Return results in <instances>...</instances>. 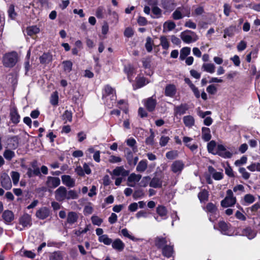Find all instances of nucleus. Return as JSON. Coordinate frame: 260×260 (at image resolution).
Returning <instances> with one entry per match:
<instances>
[{
  "label": "nucleus",
  "mask_w": 260,
  "mask_h": 260,
  "mask_svg": "<svg viewBox=\"0 0 260 260\" xmlns=\"http://www.w3.org/2000/svg\"><path fill=\"white\" fill-rule=\"evenodd\" d=\"M169 140L170 138L168 136H162L159 140L160 146L161 147L165 146Z\"/></svg>",
  "instance_id": "nucleus-60"
},
{
  "label": "nucleus",
  "mask_w": 260,
  "mask_h": 260,
  "mask_svg": "<svg viewBox=\"0 0 260 260\" xmlns=\"http://www.w3.org/2000/svg\"><path fill=\"white\" fill-rule=\"evenodd\" d=\"M129 174V171L125 170L122 166L117 167L114 169L111 175L112 176H121L123 177L128 176Z\"/></svg>",
  "instance_id": "nucleus-10"
},
{
  "label": "nucleus",
  "mask_w": 260,
  "mask_h": 260,
  "mask_svg": "<svg viewBox=\"0 0 260 260\" xmlns=\"http://www.w3.org/2000/svg\"><path fill=\"white\" fill-rule=\"evenodd\" d=\"M60 184V179L58 177L48 176L47 178L46 185L49 188H55Z\"/></svg>",
  "instance_id": "nucleus-6"
},
{
  "label": "nucleus",
  "mask_w": 260,
  "mask_h": 260,
  "mask_svg": "<svg viewBox=\"0 0 260 260\" xmlns=\"http://www.w3.org/2000/svg\"><path fill=\"white\" fill-rule=\"evenodd\" d=\"M219 229L222 234L229 235L230 233L229 225L223 221L218 223Z\"/></svg>",
  "instance_id": "nucleus-22"
},
{
  "label": "nucleus",
  "mask_w": 260,
  "mask_h": 260,
  "mask_svg": "<svg viewBox=\"0 0 260 260\" xmlns=\"http://www.w3.org/2000/svg\"><path fill=\"white\" fill-rule=\"evenodd\" d=\"M58 96L57 91L54 92L51 95L50 103L53 106H56L58 104Z\"/></svg>",
  "instance_id": "nucleus-52"
},
{
  "label": "nucleus",
  "mask_w": 260,
  "mask_h": 260,
  "mask_svg": "<svg viewBox=\"0 0 260 260\" xmlns=\"http://www.w3.org/2000/svg\"><path fill=\"white\" fill-rule=\"evenodd\" d=\"M160 45L162 46L164 49H168L170 46L169 41L166 36H161L160 37Z\"/></svg>",
  "instance_id": "nucleus-44"
},
{
  "label": "nucleus",
  "mask_w": 260,
  "mask_h": 260,
  "mask_svg": "<svg viewBox=\"0 0 260 260\" xmlns=\"http://www.w3.org/2000/svg\"><path fill=\"white\" fill-rule=\"evenodd\" d=\"M111 244L113 249L119 251H122L125 247L124 243L118 238L116 239L114 241H112Z\"/></svg>",
  "instance_id": "nucleus-18"
},
{
  "label": "nucleus",
  "mask_w": 260,
  "mask_h": 260,
  "mask_svg": "<svg viewBox=\"0 0 260 260\" xmlns=\"http://www.w3.org/2000/svg\"><path fill=\"white\" fill-rule=\"evenodd\" d=\"M55 198L58 202L74 200L78 198V194L75 190H68L64 186L59 187L54 192Z\"/></svg>",
  "instance_id": "nucleus-1"
},
{
  "label": "nucleus",
  "mask_w": 260,
  "mask_h": 260,
  "mask_svg": "<svg viewBox=\"0 0 260 260\" xmlns=\"http://www.w3.org/2000/svg\"><path fill=\"white\" fill-rule=\"evenodd\" d=\"M136 84L133 85V88L136 90L141 88L149 83L148 80L144 77H138L136 79Z\"/></svg>",
  "instance_id": "nucleus-17"
},
{
  "label": "nucleus",
  "mask_w": 260,
  "mask_h": 260,
  "mask_svg": "<svg viewBox=\"0 0 260 260\" xmlns=\"http://www.w3.org/2000/svg\"><path fill=\"white\" fill-rule=\"evenodd\" d=\"M127 146L131 147L134 152H136L138 151L137 147L136 146V141L133 138H130L125 141Z\"/></svg>",
  "instance_id": "nucleus-38"
},
{
  "label": "nucleus",
  "mask_w": 260,
  "mask_h": 260,
  "mask_svg": "<svg viewBox=\"0 0 260 260\" xmlns=\"http://www.w3.org/2000/svg\"><path fill=\"white\" fill-rule=\"evenodd\" d=\"M204 209L206 212L211 214H215L217 210L216 205L212 203H208Z\"/></svg>",
  "instance_id": "nucleus-31"
},
{
  "label": "nucleus",
  "mask_w": 260,
  "mask_h": 260,
  "mask_svg": "<svg viewBox=\"0 0 260 260\" xmlns=\"http://www.w3.org/2000/svg\"><path fill=\"white\" fill-rule=\"evenodd\" d=\"M202 69L203 71L212 74L215 72V66L213 63H205L203 64Z\"/></svg>",
  "instance_id": "nucleus-27"
},
{
  "label": "nucleus",
  "mask_w": 260,
  "mask_h": 260,
  "mask_svg": "<svg viewBox=\"0 0 260 260\" xmlns=\"http://www.w3.org/2000/svg\"><path fill=\"white\" fill-rule=\"evenodd\" d=\"M188 108L186 104H181L180 106L175 107L174 112L175 114L181 115L186 113Z\"/></svg>",
  "instance_id": "nucleus-25"
},
{
  "label": "nucleus",
  "mask_w": 260,
  "mask_h": 260,
  "mask_svg": "<svg viewBox=\"0 0 260 260\" xmlns=\"http://www.w3.org/2000/svg\"><path fill=\"white\" fill-rule=\"evenodd\" d=\"M2 178V186L7 190L11 189L12 187V182L10 177L6 174L3 175Z\"/></svg>",
  "instance_id": "nucleus-19"
},
{
  "label": "nucleus",
  "mask_w": 260,
  "mask_h": 260,
  "mask_svg": "<svg viewBox=\"0 0 260 260\" xmlns=\"http://www.w3.org/2000/svg\"><path fill=\"white\" fill-rule=\"evenodd\" d=\"M104 91L105 94H106L107 95L113 94L115 92L114 89L109 85H107L106 86H105L104 88Z\"/></svg>",
  "instance_id": "nucleus-64"
},
{
  "label": "nucleus",
  "mask_w": 260,
  "mask_h": 260,
  "mask_svg": "<svg viewBox=\"0 0 260 260\" xmlns=\"http://www.w3.org/2000/svg\"><path fill=\"white\" fill-rule=\"evenodd\" d=\"M154 242L155 246L158 249H162L168 244V241L166 238L160 236L156 237L154 239Z\"/></svg>",
  "instance_id": "nucleus-15"
},
{
  "label": "nucleus",
  "mask_w": 260,
  "mask_h": 260,
  "mask_svg": "<svg viewBox=\"0 0 260 260\" xmlns=\"http://www.w3.org/2000/svg\"><path fill=\"white\" fill-rule=\"evenodd\" d=\"M61 119L64 121V123H66L68 121L71 122L72 121V113L70 111L66 110L63 114L61 115Z\"/></svg>",
  "instance_id": "nucleus-40"
},
{
  "label": "nucleus",
  "mask_w": 260,
  "mask_h": 260,
  "mask_svg": "<svg viewBox=\"0 0 260 260\" xmlns=\"http://www.w3.org/2000/svg\"><path fill=\"white\" fill-rule=\"evenodd\" d=\"M104 11L105 10L103 7H99L96 10L95 16L98 18H103L104 17Z\"/></svg>",
  "instance_id": "nucleus-58"
},
{
  "label": "nucleus",
  "mask_w": 260,
  "mask_h": 260,
  "mask_svg": "<svg viewBox=\"0 0 260 260\" xmlns=\"http://www.w3.org/2000/svg\"><path fill=\"white\" fill-rule=\"evenodd\" d=\"M239 171L242 174V177L244 179L247 180L250 177V174L246 171L244 168H240Z\"/></svg>",
  "instance_id": "nucleus-62"
},
{
  "label": "nucleus",
  "mask_w": 260,
  "mask_h": 260,
  "mask_svg": "<svg viewBox=\"0 0 260 260\" xmlns=\"http://www.w3.org/2000/svg\"><path fill=\"white\" fill-rule=\"evenodd\" d=\"M121 234L125 237H126L133 241L135 240V238L131 235L129 233L128 231L126 229H123L121 231Z\"/></svg>",
  "instance_id": "nucleus-57"
},
{
  "label": "nucleus",
  "mask_w": 260,
  "mask_h": 260,
  "mask_svg": "<svg viewBox=\"0 0 260 260\" xmlns=\"http://www.w3.org/2000/svg\"><path fill=\"white\" fill-rule=\"evenodd\" d=\"M184 167V164L182 160H178L174 161L171 166V169L174 173L180 174Z\"/></svg>",
  "instance_id": "nucleus-8"
},
{
  "label": "nucleus",
  "mask_w": 260,
  "mask_h": 260,
  "mask_svg": "<svg viewBox=\"0 0 260 260\" xmlns=\"http://www.w3.org/2000/svg\"><path fill=\"white\" fill-rule=\"evenodd\" d=\"M91 220L92 223L93 224L96 225L98 226H100L103 222L102 219L99 218L97 216H92L91 218Z\"/></svg>",
  "instance_id": "nucleus-59"
},
{
  "label": "nucleus",
  "mask_w": 260,
  "mask_h": 260,
  "mask_svg": "<svg viewBox=\"0 0 260 260\" xmlns=\"http://www.w3.org/2000/svg\"><path fill=\"white\" fill-rule=\"evenodd\" d=\"M236 198L234 196L232 190L228 189L226 191L225 198L221 201V206L223 207L226 208L233 206L236 204Z\"/></svg>",
  "instance_id": "nucleus-3"
},
{
  "label": "nucleus",
  "mask_w": 260,
  "mask_h": 260,
  "mask_svg": "<svg viewBox=\"0 0 260 260\" xmlns=\"http://www.w3.org/2000/svg\"><path fill=\"white\" fill-rule=\"evenodd\" d=\"M162 254L164 256L169 258L172 256L173 253V246L168 244L161 249Z\"/></svg>",
  "instance_id": "nucleus-23"
},
{
  "label": "nucleus",
  "mask_w": 260,
  "mask_h": 260,
  "mask_svg": "<svg viewBox=\"0 0 260 260\" xmlns=\"http://www.w3.org/2000/svg\"><path fill=\"white\" fill-rule=\"evenodd\" d=\"M62 183L69 187H73L75 186V180L70 175H64L61 176Z\"/></svg>",
  "instance_id": "nucleus-14"
},
{
  "label": "nucleus",
  "mask_w": 260,
  "mask_h": 260,
  "mask_svg": "<svg viewBox=\"0 0 260 260\" xmlns=\"http://www.w3.org/2000/svg\"><path fill=\"white\" fill-rule=\"evenodd\" d=\"M164 30L163 31H165V29H167L168 31H171L174 29L176 27L175 23L172 21H168L164 24Z\"/></svg>",
  "instance_id": "nucleus-43"
},
{
  "label": "nucleus",
  "mask_w": 260,
  "mask_h": 260,
  "mask_svg": "<svg viewBox=\"0 0 260 260\" xmlns=\"http://www.w3.org/2000/svg\"><path fill=\"white\" fill-rule=\"evenodd\" d=\"M26 33L27 35L32 36L40 32V29L36 25L27 27L26 28Z\"/></svg>",
  "instance_id": "nucleus-39"
},
{
  "label": "nucleus",
  "mask_w": 260,
  "mask_h": 260,
  "mask_svg": "<svg viewBox=\"0 0 260 260\" xmlns=\"http://www.w3.org/2000/svg\"><path fill=\"white\" fill-rule=\"evenodd\" d=\"M63 70L67 73H69L72 71L73 63L70 60L63 61L62 62Z\"/></svg>",
  "instance_id": "nucleus-45"
},
{
  "label": "nucleus",
  "mask_w": 260,
  "mask_h": 260,
  "mask_svg": "<svg viewBox=\"0 0 260 260\" xmlns=\"http://www.w3.org/2000/svg\"><path fill=\"white\" fill-rule=\"evenodd\" d=\"M153 41L150 37H147L145 43V48L148 52H150L152 50V45Z\"/></svg>",
  "instance_id": "nucleus-49"
},
{
  "label": "nucleus",
  "mask_w": 260,
  "mask_h": 260,
  "mask_svg": "<svg viewBox=\"0 0 260 260\" xmlns=\"http://www.w3.org/2000/svg\"><path fill=\"white\" fill-rule=\"evenodd\" d=\"M50 215V210L47 207H42L36 212V216L40 219H44Z\"/></svg>",
  "instance_id": "nucleus-13"
},
{
  "label": "nucleus",
  "mask_w": 260,
  "mask_h": 260,
  "mask_svg": "<svg viewBox=\"0 0 260 260\" xmlns=\"http://www.w3.org/2000/svg\"><path fill=\"white\" fill-rule=\"evenodd\" d=\"M124 71L125 73L127 75L128 80L130 82H132L133 80V77L134 74V68L132 66L128 64L124 67Z\"/></svg>",
  "instance_id": "nucleus-26"
},
{
  "label": "nucleus",
  "mask_w": 260,
  "mask_h": 260,
  "mask_svg": "<svg viewBox=\"0 0 260 260\" xmlns=\"http://www.w3.org/2000/svg\"><path fill=\"white\" fill-rule=\"evenodd\" d=\"M10 116L13 123L17 124L20 122V116L16 107H13L10 109Z\"/></svg>",
  "instance_id": "nucleus-9"
},
{
  "label": "nucleus",
  "mask_w": 260,
  "mask_h": 260,
  "mask_svg": "<svg viewBox=\"0 0 260 260\" xmlns=\"http://www.w3.org/2000/svg\"><path fill=\"white\" fill-rule=\"evenodd\" d=\"M157 213L161 217V219L164 220L167 218V210L164 206H158L156 208Z\"/></svg>",
  "instance_id": "nucleus-24"
},
{
  "label": "nucleus",
  "mask_w": 260,
  "mask_h": 260,
  "mask_svg": "<svg viewBox=\"0 0 260 260\" xmlns=\"http://www.w3.org/2000/svg\"><path fill=\"white\" fill-rule=\"evenodd\" d=\"M202 137L205 141H208L211 138L210 130L209 128L203 127L202 128Z\"/></svg>",
  "instance_id": "nucleus-29"
},
{
  "label": "nucleus",
  "mask_w": 260,
  "mask_h": 260,
  "mask_svg": "<svg viewBox=\"0 0 260 260\" xmlns=\"http://www.w3.org/2000/svg\"><path fill=\"white\" fill-rule=\"evenodd\" d=\"M156 103V100L152 96L145 100L144 105L148 111L152 112L155 108Z\"/></svg>",
  "instance_id": "nucleus-12"
},
{
  "label": "nucleus",
  "mask_w": 260,
  "mask_h": 260,
  "mask_svg": "<svg viewBox=\"0 0 260 260\" xmlns=\"http://www.w3.org/2000/svg\"><path fill=\"white\" fill-rule=\"evenodd\" d=\"M182 41L187 44L194 42L198 40V37L194 32L191 30L183 31L180 34Z\"/></svg>",
  "instance_id": "nucleus-4"
},
{
  "label": "nucleus",
  "mask_w": 260,
  "mask_h": 260,
  "mask_svg": "<svg viewBox=\"0 0 260 260\" xmlns=\"http://www.w3.org/2000/svg\"><path fill=\"white\" fill-rule=\"evenodd\" d=\"M190 48L184 47L180 50L179 58L181 60H184L190 53Z\"/></svg>",
  "instance_id": "nucleus-37"
},
{
  "label": "nucleus",
  "mask_w": 260,
  "mask_h": 260,
  "mask_svg": "<svg viewBox=\"0 0 260 260\" xmlns=\"http://www.w3.org/2000/svg\"><path fill=\"white\" fill-rule=\"evenodd\" d=\"M244 201L245 202L244 205H247L253 203L255 201V198L251 194H247L244 197Z\"/></svg>",
  "instance_id": "nucleus-46"
},
{
  "label": "nucleus",
  "mask_w": 260,
  "mask_h": 260,
  "mask_svg": "<svg viewBox=\"0 0 260 260\" xmlns=\"http://www.w3.org/2000/svg\"><path fill=\"white\" fill-rule=\"evenodd\" d=\"M183 8L181 9L180 8H177L172 14V18L174 20H179L182 19L184 17V15L181 12V10H183Z\"/></svg>",
  "instance_id": "nucleus-42"
},
{
  "label": "nucleus",
  "mask_w": 260,
  "mask_h": 260,
  "mask_svg": "<svg viewBox=\"0 0 260 260\" xmlns=\"http://www.w3.org/2000/svg\"><path fill=\"white\" fill-rule=\"evenodd\" d=\"M2 216L6 222H10L14 219V214L12 211L9 210L4 211Z\"/></svg>",
  "instance_id": "nucleus-33"
},
{
  "label": "nucleus",
  "mask_w": 260,
  "mask_h": 260,
  "mask_svg": "<svg viewBox=\"0 0 260 260\" xmlns=\"http://www.w3.org/2000/svg\"><path fill=\"white\" fill-rule=\"evenodd\" d=\"M64 256V252L58 250L50 253L49 258V260H63Z\"/></svg>",
  "instance_id": "nucleus-21"
},
{
  "label": "nucleus",
  "mask_w": 260,
  "mask_h": 260,
  "mask_svg": "<svg viewBox=\"0 0 260 260\" xmlns=\"http://www.w3.org/2000/svg\"><path fill=\"white\" fill-rule=\"evenodd\" d=\"M147 161L146 159L141 160L138 164L136 170L138 172H144L147 168Z\"/></svg>",
  "instance_id": "nucleus-34"
},
{
  "label": "nucleus",
  "mask_w": 260,
  "mask_h": 260,
  "mask_svg": "<svg viewBox=\"0 0 260 260\" xmlns=\"http://www.w3.org/2000/svg\"><path fill=\"white\" fill-rule=\"evenodd\" d=\"M17 61L18 54L15 51L6 53L3 57V63L6 68L13 67L16 64Z\"/></svg>",
  "instance_id": "nucleus-2"
},
{
  "label": "nucleus",
  "mask_w": 260,
  "mask_h": 260,
  "mask_svg": "<svg viewBox=\"0 0 260 260\" xmlns=\"http://www.w3.org/2000/svg\"><path fill=\"white\" fill-rule=\"evenodd\" d=\"M11 177L14 185H17L19 181L20 174L17 172L12 171L11 173Z\"/></svg>",
  "instance_id": "nucleus-47"
},
{
  "label": "nucleus",
  "mask_w": 260,
  "mask_h": 260,
  "mask_svg": "<svg viewBox=\"0 0 260 260\" xmlns=\"http://www.w3.org/2000/svg\"><path fill=\"white\" fill-rule=\"evenodd\" d=\"M235 28L233 27H229L226 28L224 31L223 37L225 38L226 37H232L234 34Z\"/></svg>",
  "instance_id": "nucleus-55"
},
{
  "label": "nucleus",
  "mask_w": 260,
  "mask_h": 260,
  "mask_svg": "<svg viewBox=\"0 0 260 260\" xmlns=\"http://www.w3.org/2000/svg\"><path fill=\"white\" fill-rule=\"evenodd\" d=\"M198 197L201 202L207 201L208 200L209 192L207 190L203 189L198 193Z\"/></svg>",
  "instance_id": "nucleus-35"
},
{
  "label": "nucleus",
  "mask_w": 260,
  "mask_h": 260,
  "mask_svg": "<svg viewBox=\"0 0 260 260\" xmlns=\"http://www.w3.org/2000/svg\"><path fill=\"white\" fill-rule=\"evenodd\" d=\"M184 124L186 126L191 127L194 124V119L192 116H185L183 118Z\"/></svg>",
  "instance_id": "nucleus-30"
},
{
  "label": "nucleus",
  "mask_w": 260,
  "mask_h": 260,
  "mask_svg": "<svg viewBox=\"0 0 260 260\" xmlns=\"http://www.w3.org/2000/svg\"><path fill=\"white\" fill-rule=\"evenodd\" d=\"M152 11L153 15L155 16H153L151 15V17L152 18H159L160 17L161 14V10L156 6L152 7Z\"/></svg>",
  "instance_id": "nucleus-53"
},
{
  "label": "nucleus",
  "mask_w": 260,
  "mask_h": 260,
  "mask_svg": "<svg viewBox=\"0 0 260 260\" xmlns=\"http://www.w3.org/2000/svg\"><path fill=\"white\" fill-rule=\"evenodd\" d=\"M99 241L106 245H110L112 243V240L109 238L107 235H104L99 237Z\"/></svg>",
  "instance_id": "nucleus-41"
},
{
  "label": "nucleus",
  "mask_w": 260,
  "mask_h": 260,
  "mask_svg": "<svg viewBox=\"0 0 260 260\" xmlns=\"http://www.w3.org/2000/svg\"><path fill=\"white\" fill-rule=\"evenodd\" d=\"M19 222L23 227L30 226L31 224L30 216L27 214H24L20 218Z\"/></svg>",
  "instance_id": "nucleus-20"
},
{
  "label": "nucleus",
  "mask_w": 260,
  "mask_h": 260,
  "mask_svg": "<svg viewBox=\"0 0 260 260\" xmlns=\"http://www.w3.org/2000/svg\"><path fill=\"white\" fill-rule=\"evenodd\" d=\"M176 93V88L174 85H168L165 88V95L173 97Z\"/></svg>",
  "instance_id": "nucleus-28"
},
{
  "label": "nucleus",
  "mask_w": 260,
  "mask_h": 260,
  "mask_svg": "<svg viewBox=\"0 0 260 260\" xmlns=\"http://www.w3.org/2000/svg\"><path fill=\"white\" fill-rule=\"evenodd\" d=\"M163 178L164 176L161 174H155L151 180L149 186L155 188L161 187Z\"/></svg>",
  "instance_id": "nucleus-5"
},
{
  "label": "nucleus",
  "mask_w": 260,
  "mask_h": 260,
  "mask_svg": "<svg viewBox=\"0 0 260 260\" xmlns=\"http://www.w3.org/2000/svg\"><path fill=\"white\" fill-rule=\"evenodd\" d=\"M90 226V224H87L84 229L80 228L78 230H75L74 231V234L77 236H80L82 234L87 233L89 230Z\"/></svg>",
  "instance_id": "nucleus-48"
},
{
  "label": "nucleus",
  "mask_w": 260,
  "mask_h": 260,
  "mask_svg": "<svg viewBox=\"0 0 260 260\" xmlns=\"http://www.w3.org/2000/svg\"><path fill=\"white\" fill-rule=\"evenodd\" d=\"M134 34V31L133 29L131 27H127L125 28L124 31V35L125 37L127 38H131L132 37Z\"/></svg>",
  "instance_id": "nucleus-63"
},
{
  "label": "nucleus",
  "mask_w": 260,
  "mask_h": 260,
  "mask_svg": "<svg viewBox=\"0 0 260 260\" xmlns=\"http://www.w3.org/2000/svg\"><path fill=\"white\" fill-rule=\"evenodd\" d=\"M242 234L244 236L247 237L249 239H253L255 236V233L250 228H246L243 230Z\"/></svg>",
  "instance_id": "nucleus-36"
},
{
  "label": "nucleus",
  "mask_w": 260,
  "mask_h": 260,
  "mask_svg": "<svg viewBox=\"0 0 260 260\" xmlns=\"http://www.w3.org/2000/svg\"><path fill=\"white\" fill-rule=\"evenodd\" d=\"M79 218L78 214L74 211H70L68 213L67 216V222L70 225H72L77 222Z\"/></svg>",
  "instance_id": "nucleus-16"
},
{
  "label": "nucleus",
  "mask_w": 260,
  "mask_h": 260,
  "mask_svg": "<svg viewBox=\"0 0 260 260\" xmlns=\"http://www.w3.org/2000/svg\"><path fill=\"white\" fill-rule=\"evenodd\" d=\"M40 61L42 64L49 63L52 60V55L48 53H44L40 57Z\"/></svg>",
  "instance_id": "nucleus-32"
},
{
  "label": "nucleus",
  "mask_w": 260,
  "mask_h": 260,
  "mask_svg": "<svg viewBox=\"0 0 260 260\" xmlns=\"http://www.w3.org/2000/svg\"><path fill=\"white\" fill-rule=\"evenodd\" d=\"M8 13L9 17L11 18L12 19H14L16 16L17 14L15 12V9H14V5H11L9 8V9L8 10Z\"/></svg>",
  "instance_id": "nucleus-51"
},
{
  "label": "nucleus",
  "mask_w": 260,
  "mask_h": 260,
  "mask_svg": "<svg viewBox=\"0 0 260 260\" xmlns=\"http://www.w3.org/2000/svg\"><path fill=\"white\" fill-rule=\"evenodd\" d=\"M141 177L142 176L140 174L132 173L127 178V185L131 187H134L136 183L140 180Z\"/></svg>",
  "instance_id": "nucleus-11"
},
{
  "label": "nucleus",
  "mask_w": 260,
  "mask_h": 260,
  "mask_svg": "<svg viewBox=\"0 0 260 260\" xmlns=\"http://www.w3.org/2000/svg\"><path fill=\"white\" fill-rule=\"evenodd\" d=\"M26 175L29 178H31L35 176H41L40 168L37 166L36 162H33L32 168L27 169Z\"/></svg>",
  "instance_id": "nucleus-7"
},
{
  "label": "nucleus",
  "mask_w": 260,
  "mask_h": 260,
  "mask_svg": "<svg viewBox=\"0 0 260 260\" xmlns=\"http://www.w3.org/2000/svg\"><path fill=\"white\" fill-rule=\"evenodd\" d=\"M155 135L152 129H150V135L145 140V143L147 145L152 146L154 144Z\"/></svg>",
  "instance_id": "nucleus-50"
},
{
  "label": "nucleus",
  "mask_w": 260,
  "mask_h": 260,
  "mask_svg": "<svg viewBox=\"0 0 260 260\" xmlns=\"http://www.w3.org/2000/svg\"><path fill=\"white\" fill-rule=\"evenodd\" d=\"M4 157L8 160H11L15 156V153L10 150H6L4 152Z\"/></svg>",
  "instance_id": "nucleus-54"
},
{
  "label": "nucleus",
  "mask_w": 260,
  "mask_h": 260,
  "mask_svg": "<svg viewBox=\"0 0 260 260\" xmlns=\"http://www.w3.org/2000/svg\"><path fill=\"white\" fill-rule=\"evenodd\" d=\"M247 158L245 156H243L240 159L235 161V165L236 166H240L245 164L247 162Z\"/></svg>",
  "instance_id": "nucleus-61"
},
{
  "label": "nucleus",
  "mask_w": 260,
  "mask_h": 260,
  "mask_svg": "<svg viewBox=\"0 0 260 260\" xmlns=\"http://www.w3.org/2000/svg\"><path fill=\"white\" fill-rule=\"evenodd\" d=\"M178 156V152L177 151H170L166 153V156L168 159H174Z\"/></svg>",
  "instance_id": "nucleus-56"
}]
</instances>
